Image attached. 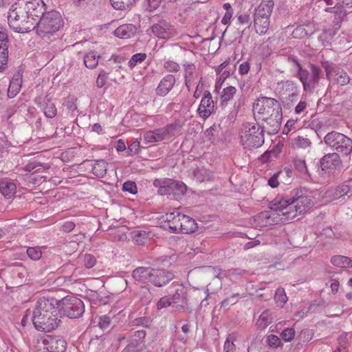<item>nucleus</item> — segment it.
Segmentation results:
<instances>
[{
	"label": "nucleus",
	"instance_id": "obj_1",
	"mask_svg": "<svg viewBox=\"0 0 352 352\" xmlns=\"http://www.w3.org/2000/svg\"><path fill=\"white\" fill-rule=\"evenodd\" d=\"M314 198L305 189H295L291 193L290 197H284L273 201L272 210L262 212L259 218L265 219V223H276L274 220H270L272 215L276 214L282 216L281 219L292 220L298 214L307 212L314 206Z\"/></svg>",
	"mask_w": 352,
	"mask_h": 352
},
{
	"label": "nucleus",
	"instance_id": "obj_2",
	"mask_svg": "<svg viewBox=\"0 0 352 352\" xmlns=\"http://www.w3.org/2000/svg\"><path fill=\"white\" fill-rule=\"evenodd\" d=\"M253 114L256 121L265 123L269 134L276 133L281 125L283 112L280 102L272 98H258L253 105Z\"/></svg>",
	"mask_w": 352,
	"mask_h": 352
},
{
	"label": "nucleus",
	"instance_id": "obj_3",
	"mask_svg": "<svg viewBox=\"0 0 352 352\" xmlns=\"http://www.w3.org/2000/svg\"><path fill=\"white\" fill-rule=\"evenodd\" d=\"M32 322L35 329L43 330H55L57 328H65L67 322L66 318L58 316L53 303V299L39 298L33 311Z\"/></svg>",
	"mask_w": 352,
	"mask_h": 352
},
{
	"label": "nucleus",
	"instance_id": "obj_4",
	"mask_svg": "<svg viewBox=\"0 0 352 352\" xmlns=\"http://www.w3.org/2000/svg\"><path fill=\"white\" fill-rule=\"evenodd\" d=\"M36 19L31 18L19 1L12 5L8 16L10 27L19 33H25L34 30L36 25Z\"/></svg>",
	"mask_w": 352,
	"mask_h": 352
},
{
	"label": "nucleus",
	"instance_id": "obj_5",
	"mask_svg": "<svg viewBox=\"0 0 352 352\" xmlns=\"http://www.w3.org/2000/svg\"><path fill=\"white\" fill-rule=\"evenodd\" d=\"M62 25V18L58 12H45L38 20L36 19V32L42 38H49L50 35L57 32Z\"/></svg>",
	"mask_w": 352,
	"mask_h": 352
},
{
	"label": "nucleus",
	"instance_id": "obj_6",
	"mask_svg": "<svg viewBox=\"0 0 352 352\" xmlns=\"http://www.w3.org/2000/svg\"><path fill=\"white\" fill-rule=\"evenodd\" d=\"M265 130V126H261L258 123L244 124L241 133L242 144L248 148L260 147L264 143Z\"/></svg>",
	"mask_w": 352,
	"mask_h": 352
},
{
	"label": "nucleus",
	"instance_id": "obj_7",
	"mask_svg": "<svg viewBox=\"0 0 352 352\" xmlns=\"http://www.w3.org/2000/svg\"><path fill=\"white\" fill-rule=\"evenodd\" d=\"M272 0H264L255 9L254 14V25L256 32L259 34H264L270 27V17L274 8Z\"/></svg>",
	"mask_w": 352,
	"mask_h": 352
},
{
	"label": "nucleus",
	"instance_id": "obj_8",
	"mask_svg": "<svg viewBox=\"0 0 352 352\" xmlns=\"http://www.w3.org/2000/svg\"><path fill=\"white\" fill-rule=\"evenodd\" d=\"M324 142L338 154L349 156L352 153V140L343 133L329 132L324 137Z\"/></svg>",
	"mask_w": 352,
	"mask_h": 352
},
{
	"label": "nucleus",
	"instance_id": "obj_9",
	"mask_svg": "<svg viewBox=\"0 0 352 352\" xmlns=\"http://www.w3.org/2000/svg\"><path fill=\"white\" fill-rule=\"evenodd\" d=\"M322 70L320 67L314 64L309 65V69H300L296 71V76L300 80L303 86L305 91L313 93L318 84Z\"/></svg>",
	"mask_w": 352,
	"mask_h": 352
},
{
	"label": "nucleus",
	"instance_id": "obj_10",
	"mask_svg": "<svg viewBox=\"0 0 352 352\" xmlns=\"http://www.w3.org/2000/svg\"><path fill=\"white\" fill-rule=\"evenodd\" d=\"M179 130L180 126L179 124H168L165 127L146 132L144 134V140L146 143H155L169 140L173 137L177 135Z\"/></svg>",
	"mask_w": 352,
	"mask_h": 352
},
{
	"label": "nucleus",
	"instance_id": "obj_11",
	"mask_svg": "<svg viewBox=\"0 0 352 352\" xmlns=\"http://www.w3.org/2000/svg\"><path fill=\"white\" fill-rule=\"evenodd\" d=\"M186 191V186L181 182L170 179L163 180V186H160L157 192L161 195L182 196Z\"/></svg>",
	"mask_w": 352,
	"mask_h": 352
},
{
	"label": "nucleus",
	"instance_id": "obj_12",
	"mask_svg": "<svg viewBox=\"0 0 352 352\" xmlns=\"http://www.w3.org/2000/svg\"><path fill=\"white\" fill-rule=\"evenodd\" d=\"M172 294L169 296L171 298L173 307L177 309L184 308L187 305V290L181 284L173 283L172 285Z\"/></svg>",
	"mask_w": 352,
	"mask_h": 352
},
{
	"label": "nucleus",
	"instance_id": "obj_13",
	"mask_svg": "<svg viewBox=\"0 0 352 352\" xmlns=\"http://www.w3.org/2000/svg\"><path fill=\"white\" fill-rule=\"evenodd\" d=\"M320 165L323 171L331 173L342 168V161L338 153H329L320 158Z\"/></svg>",
	"mask_w": 352,
	"mask_h": 352
},
{
	"label": "nucleus",
	"instance_id": "obj_14",
	"mask_svg": "<svg viewBox=\"0 0 352 352\" xmlns=\"http://www.w3.org/2000/svg\"><path fill=\"white\" fill-rule=\"evenodd\" d=\"M153 33L160 38H169L176 36L177 29L166 20L161 19L151 26Z\"/></svg>",
	"mask_w": 352,
	"mask_h": 352
},
{
	"label": "nucleus",
	"instance_id": "obj_15",
	"mask_svg": "<svg viewBox=\"0 0 352 352\" xmlns=\"http://www.w3.org/2000/svg\"><path fill=\"white\" fill-rule=\"evenodd\" d=\"M30 16L37 20L45 12V4L43 0H18Z\"/></svg>",
	"mask_w": 352,
	"mask_h": 352
},
{
	"label": "nucleus",
	"instance_id": "obj_16",
	"mask_svg": "<svg viewBox=\"0 0 352 352\" xmlns=\"http://www.w3.org/2000/svg\"><path fill=\"white\" fill-rule=\"evenodd\" d=\"M69 302L66 304L63 308L64 314L66 318H77L82 316L85 311V306L83 302L76 297H72L69 300Z\"/></svg>",
	"mask_w": 352,
	"mask_h": 352
},
{
	"label": "nucleus",
	"instance_id": "obj_17",
	"mask_svg": "<svg viewBox=\"0 0 352 352\" xmlns=\"http://www.w3.org/2000/svg\"><path fill=\"white\" fill-rule=\"evenodd\" d=\"M45 349L48 352H65L67 349L66 341L59 336L47 335L43 340Z\"/></svg>",
	"mask_w": 352,
	"mask_h": 352
},
{
	"label": "nucleus",
	"instance_id": "obj_18",
	"mask_svg": "<svg viewBox=\"0 0 352 352\" xmlns=\"http://www.w3.org/2000/svg\"><path fill=\"white\" fill-rule=\"evenodd\" d=\"M214 110V102L210 91H206L198 108L199 116L204 119L208 118Z\"/></svg>",
	"mask_w": 352,
	"mask_h": 352
},
{
	"label": "nucleus",
	"instance_id": "obj_19",
	"mask_svg": "<svg viewBox=\"0 0 352 352\" xmlns=\"http://www.w3.org/2000/svg\"><path fill=\"white\" fill-rule=\"evenodd\" d=\"M173 274L163 269L153 268L151 283L156 287H162L173 278Z\"/></svg>",
	"mask_w": 352,
	"mask_h": 352
},
{
	"label": "nucleus",
	"instance_id": "obj_20",
	"mask_svg": "<svg viewBox=\"0 0 352 352\" xmlns=\"http://www.w3.org/2000/svg\"><path fill=\"white\" fill-rule=\"evenodd\" d=\"M326 75L328 78H332L333 80L340 85H346L350 81V78L347 73L342 69L336 68L332 70H329L327 67H325Z\"/></svg>",
	"mask_w": 352,
	"mask_h": 352
},
{
	"label": "nucleus",
	"instance_id": "obj_21",
	"mask_svg": "<svg viewBox=\"0 0 352 352\" xmlns=\"http://www.w3.org/2000/svg\"><path fill=\"white\" fill-rule=\"evenodd\" d=\"M153 268L139 267L135 268L132 273L135 281L140 283H151Z\"/></svg>",
	"mask_w": 352,
	"mask_h": 352
},
{
	"label": "nucleus",
	"instance_id": "obj_22",
	"mask_svg": "<svg viewBox=\"0 0 352 352\" xmlns=\"http://www.w3.org/2000/svg\"><path fill=\"white\" fill-rule=\"evenodd\" d=\"M175 83V78L173 75L168 74L162 78L156 89V93L159 96H166L173 87Z\"/></svg>",
	"mask_w": 352,
	"mask_h": 352
},
{
	"label": "nucleus",
	"instance_id": "obj_23",
	"mask_svg": "<svg viewBox=\"0 0 352 352\" xmlns=\"http://www.w3.org/2000/svg\"><path fill=\"white\" fill-rule=\"evenodd\" d=\"M16 184L8 179L0 180V192L6 199H10L16 193Z\"/></svg>",
	"mask_w": 352,
	"mask_h": 352
},
{
	"label": "nucleus",
	"instance_id": "obj_24",
	"mask_svg": "<svg viewBox=\"0 0 352 352\" xmlns=\"http://www.w3.org/2000/svg\"><path fill=\"white\" fill-rule=\"evenodd\" d=\"M180 233L189 234L194 232L197 229V224L195 221L190 217L183 214L181 219Z\"/></svg>",
	"mask_w": 352,
	"mask_h": 352
},
{
	"label": "nucleus",
	"instance_id": "obj_25",
	"mask_svg": "<svg viewBox=\"0 0 352 352\" xmlns=\"http://www.w3.org/2000/svg\"><path fill=\"white\" fill-rule=\"evenodd\" d=\"M137 28L133 24H124L119 26L114 32L115 35L120 38H128L135 35Z\"/></svg>",
	"mask_w": 352,
	"mask_h": 352
},
{
	"label": "nucleus",
	"instance_id": "obj_26",
	"mask_svg": "<svg viewBox=\"0 0 352 352\" xmlns=\"http://www.w3.org/2000/svg\"><path fill=\"white\" fill-rule=\"evenodd\" d=\"M192 174L194 179L198 182L209 181L212 177V173L204 166H197L192 168Z\"/></svg>",
	"mask_w": 352,
	"mask_h": 352
},
{
	"label": "nucleus",
	"instance_id": "obj_27",
	"mask_svg": "<svg viewBox=\"0 0 352 352\" xmlns=\"http://www.w3.org/2000/svg\"><path fill=\"white\" fill-rule=\"evenodd\" d=\"M236 89L233 86H229L223 89L220 96V106L222 109L226 107L228 102L233 98L235 95Z\"/></svg>",
	"mask_w": 352,
	"mask_h": 352
},
{
	"label": "nucleus",
	"instance_id": "obj_28",
	"mask_svg": "<svg viewBox=\"0 0 352 352\" xmlns=\"http://www.w3.org/2000/svg\"><path fill=\"white\" fill-rule=\"evenodd\" d=\"M22 84V76L17 74L12 78L8 88V96L14 97L19 91Z\"/></svg>",
	"mask_w": 352,
	"mask_h": 352
},
{
	"label": "nucleus",
	"instance_id": "obj_29",
	"mask_svg": "<svg viewBox=\"0 0 352 352\" xmlns=\"http://www.w3.org/2000/svg\"><path fill=\"white\" fill-rule=\"evenodd\" d=\"M272 322V313L270 310L266 309L262 312L256 321V326L261 329H264Z\"/></svg>",
	"mask_w": 352,
	"mask_h": 352
},
{
	"label": "nucleus",
	"instance_id": "obj_30",
	"mask_svg": "<svg viewBox=\"0 0 352 352\" xmlns=\"http://www.w3.org/2000/svg\"><path fill=\"white\" fill-rule=\"evenodd\" d=\"M111 322L112 319L109 315L96 316L91 321L93 327H98L100 329H107L110 327Z\"/></svg>",
	"mask_w": 352,
	"mask_h": 352
},
{
	"label": "nucleus",
	"instance_id": "obj_31",
	"mask_svg": "<svg viewBox=\"0 0 352 352\" xmlns=\"http://www.w3.org/2000/svg\"><path fill=\"white\" fill-rule=\"evenodd\" d=\"M43 112L46 117L52 118L57 114V109L55 104L49 98H45L42 106Z\"/></svg>",
	"mask_w": 352,
	"mask_h": 352
},
{
	"label": "nucleus",
	"instance_id": "obj_32",
	"mask_svg": "<svg viewBox=\"0 0 352 352\" xmlns=\"http://www.w3.org/2000/svg\"><path fill=\"white\" fill-rule=\"evenodd\" d=\"M107 163L104 160H96L92 165V173L98 177H103L107 173Z\"/></svg>",
	"mask_w": 352,
	"mask_h": 352
},
{
	"label": "nucleus",
	"instance_id": "obj_33",
	"mask_svg": "<svg viewBox=\"0 0 352 352\" xmlns=\"http://www.w3.org/2000/svg\"><path fill=\"white\" fill-rule=\"evenodd\" d=\"M331 263L338 267H352L351 263H352L351 259L349 257L341 256V255H337L333 256L331 258Z\"/></svg>",
	"mask_w": 352,
	"mask_h": 352
},
{
	"label": "nucleus",
	"instance_id": "obj_34",
	"mask_svg": "<svg viewBox=\"0 0 352 352\" xmlns=\"http://www.w3.org/2000/svg\"><path fill=\"white\" fill-rule=\"evenodd\" d=\"M99 58L95 52H89L84 57V63L87 68L93 69L97 66Z\"/></svg>",
	"mask_w": 352,
	"mask_h": 352
},
{
	"label": "nucleus",
	"instance_id": "obj_35",
	"mask_svg": "<svg viewBox=\"0 0 352 352\" xmlns=\"http://www.w3.org/2000/svg\"><path fill=\"white\" fill-rule=\"evenodd\" d=\"M279 85H281L280 94H291L298 91V86L292 80L283 81L281 83H279Z\"/></svg>",
	"mask_w": 352,
	"mask_h": 352
},
{
	"label": "nucleus",
	"instance_id": "obj_36",
	"mask_svg": "<svg viewBox=\"0 0 352 352\" xmlns=\"http://www.w3.org/2000/svg\"><path fill=\"white\" fill-rule=\"evenodd\" d=\"M274 300L276 303L280 307H283L287 302L288 298L283 288L278 287L276 289Z\"/></svg>",
	"mask_w": 352,
	"mask_h": 352
},
{
	"label": "nucleus",
	"instance_id": "obj_37",
	"mask_svg": "<svg viewBox=\"0 0 352 352\" xmlns=\"http://www.w3.org/2000/svg\"><path fill=\"white\" fill-rule=\"evenodd\" d=\"M112 6L117 10H125L129 8L135 0H110Z\"/></svg>",
	"mask_w": 352,
	"mask_h": 352
},
{
	"label": "nucleus",
	"instance_id": "obj_38",
	"mask_svg": "<svg viewBox=\"0 0 352 352\" xmlns=\"http://www.w3.org/2000/svg\"><path fill=\"white\" fill-rule=\"evenodd\" d=\"M295 169L302 175H309L307 167L304 160L296 158L293 161Z\"/></svg>",
	"mask_w": 352,
	"mask_h": 352
},
{
	"label": "nucleus",
	"instance_id": "obj_39",
	"mask_svg": "<svg viewBox=\"0 0 352 352\" xmlns=\"http://www.w3.org/2000/svg\"><path fill=\"white\" fill-rule=\"evenodd\" d=\"M350 187L348 184H342L341 185L338 186L333 192V198L335 199H338L346 195L349 192Z\"/></svg>",
	"mask_w": 352,
	"mask_h": 352
},
{
	"label": "nucleus",
	"instance_id": "obj_40",
	"mask_svg": "<svg viewBox=\"0 0 352 352\" xmlns=\"http://www.w3.org/2000/svg\"><path fill=\"white\" fill-rule=\"evenodd\" d=\"M148 238V233L145 231H138L134 233L133 240L139 245H143Z\"/></svg>",
	"mask_w": 352,
	"mask_h": 352
},
{
	"label": "nucleus",
	"instance_id": "obj_41",
	"mask_svg": "<svg viewBox=\"0 0 352 352\" xmlns=\"http://www.w3.org/2000/svg\"><path fill=\"white\" fill-rule=\"evenodd\" d=\"M27 254L32 260L37 261L41 258L42 252L40 247L28 248Z\"/></svg>",
	"mask_w": 352,
	"mask_h": 352
},
{
	"label": "nucleus",
	"instance_id": "obj_42",
	"mask_svg": "<svg viewBox=\"0 0 352 352\" xmlns=\"http://www.w3.org/2000/svg\"><path fill=\"white\" fill-rule=\"evenodd\" d=\"M298 96V91L291 94H280V100L283 103L289 105L290 103L296 101Z\"/></svg>",
	"mask_w": 352,
	"mask_h": 352
},
{
	"label": "nucleus",
	"instance_id": "obj_43",
	"mask_svg": "<svg viewBox=\"0 0 352 352\" xmlns=\"http://www.w3.org/2000/svg\"><path fill=\"white\" fill-rule=\"evenodd\" d=\"M146 56L144 53H138L132 56L129 61V66L133 68L138 63H141L145 60Z\"/></svg>",
	"mask_w": 352,
	"mask_h": 352
},
{
	"label": "nucleus",
	"instance_id": "obj_44",
	"mask_svg": "<svg viewBox=\"0 0 352 352\" xmlns=\"http://www.w3.org/2000/svg\"><path fill=\"white\" fill-rule=\"evenodd\" d=\"M182 216H183L182 214H180L179 212H177V216L173 219V221L170 223V225L168 226L170 230L175 232H179V230H181L179 226H181V219Z\"/></svg>",
	"mask_w": 352,
	"mask_h": 352
},
{
	"label": "nucleus",
	"instance_id": "obj_45",
	"mask_svg": "<svg viewBox=\"0 0 352 352\" xmlns=\"http://www.w3.org/2000/svg\"><path fill=\"white\" fill-rule=\"evenodd\" d=\"M234 337L233 335L230 334L227 338L225 344H224V351L225 352H234Z\"/></svg>",
	"mask_w": 352,
	"mask_h": 352
},
{
	"label": "nucleus",
	"instance_id": "obj_46",
	"mask_svg": "<svg viewBox=\"0 0 352 352\" xmlns=\"http://www.w3.org/2000/svg\"><path fill=\"white\" fill-rule=\"evenodd\" d=\"M122 190L133 195L136 194L138 192L136 184L131 181L124 182L122 186Z\"/></svg>",
	"mask_w": 352,
	"mask_h": 352
},
{
	"label": "nucleus",
	"instance_id": "obj_47",
	"mask_svg": "<svg viewBox=\"0 0 352 352\" xmlns=\"http://www.w3.org/2000/svg\"><path fill=\"white\" fill-rule=\"evenodd\" d=\"M168 306L173 307V303L171 302V298L169 296L162 297L157 304V307L158 309H161L163 308H166Z\"/></svg>",
	"mask_w": 352,
	"mask_h": 352
},
{
	"label": "nucleus",
	"instance_id": "obj_48",
	"mask_svg": "<svg viewBox=\"0 0 352 352\" xmlns=\"http://www.w3.org/2000/svg\"><path fill=\"white\" fill-rule=\"evenodd\" d=\"M135 325L144 328H150L151 320L146 317L139 318L135 320Z\"/></svg>",
	"mask_w": 352,
	"mask_h": 352
},
{
	"label": "nucleus",
	"instance_id": "obj_49",
	"mask_svg": "<svg viewBox=\"0 0 352 352\" xmlns=\"http://www.w3.org/2000/svg\"><path fill=\"white\" fill-rule=\"evenodd\" d=\"M334 20L333 23L335 25L340 26V23L342 21L343 16L345 15V12L340 8H337L336 10H334Z\"/></svg>",
	"mask_w": 352,
	"mask_h": 352
},
{
	"label": "nucleus",
	"instance_id": "obj_50",
	"mask_svg": "<svg viewBox=\"0 0 352 352\" xmlns=\"http://www.w3.org/2000/svg\"><path fill=\"white\" fill-rule=\"evenodd\" d=\"M83 263L87 268H91L95 265L96 260L93 255L85 254L83 256Z\"/></svg>",
	"mask_w": 352,
	"mask_h": 352
},
{
	"label": "nucleus",
	"instance_id": "obj_51",
	"mask_svg": "<svg viewBox=\"0 0 352 352\" xmlns=\"http://www.w3.org/2000/svg\"><path fill=\"white\" fill-rule=\"evenodd\" d=\"M267 343L270 346L278 348L280 346L281 340L280 338L275 335H270L267 338Z\"/></svg>",
	"mask_w": 352,
	"mask_h": 352
},
{
	"label": "nucleus",
	"instance_id": "obj_52",
	"mask_svg": "<svg viewBox=\"0 0 352 352\" xmlns=\"http://www.w3.org/2000/svg\"><path fill=\"white\" fill-rule=\"evenodd\" d=\"M107 74H108L104 70H102L100 72L96 80V85L99 88L102 87L105 85L107 79Z\"/></svg>",
	"mask_w": 352,
	"mask_h": 352
},
{
	"label": "nucleus",
	"instance_id": "obj_53",
	"mask_svg": "<svg viewBox=\"0 0 352 352\" xmlns=\"http://www.w3.org/2000/svg\"><path fill=\"white\" fill-rule=\"evenodd\" d=\"M296 144L297 146L300 148H307L310 146L311 141L307 138L298 136L296 139Z\"/></svg>",
	"mask_w": 352,
	"mask_h": 352
},
{
	"label": "nucleus",
	"instance_id": "obj_54",
	"mask_svg": "<svg viewBox=\"0 0 352 352\" xmlns=\"http://www.w3.org/2000/svg\"><path fill=\"white\" fill-rule=\"evenodd\" d=\"M162 0H146V9L149 11H153L155 9H157Z\"/></svg>",
	"mask_w": 352,
	"mask_h": 352
},
{
	"label": "nucleus",
	"instance_id": "obj_55",
	"mask_svg": "<svg viewBox=\"0 0 352 352\" xmlns=\"http://www.w3.org/2000/svg\"><path fill=\"white\" fill-rule=\"evenodd\" d=\"M165 69L170 72H176L179 69V66L177 63L173 61H167L164 63Z\"/></svg>",
	"mask_w": 352,
	"mask_h": 352
},
{
	"label": "nucleus",
	"instance_id": "obj_56",
	"mask_svg": "<svg viewBox=\"0 0 352 352\" xmlns=\"http://www.w3.org/2000/svg\"><path fill=\"white\" fill-rule=\"evenodd\" d=\"M295 331H281L280 340H283L285 342L291 341L295 336Z\"/></svg>",
	"mask_w": 352,
	"mask_h": 352
},
{
	"label": "nucleus",
	"instance_id": "obj_57",
	"mask_svg": "<svg viewBox=\"0 0 352 352\" xmlns=\"http://www.w3.org/2000/svg\"><path fill=\"white\" fill-rule=\"evenodd\" d=\"M6 49H3V54H1V56H0V72H3V70L6 69V67H7V63H8V56H6V54L4 53Z\"/></svg>",
	"mask_w": 352,
	"mask_h": 352
},
{
	"label": "nucleus",
	"instance_id": "obj_58",
	"mask_svg": "<svg viewBox=\"0 0 352 352\" xmlns=\"http://www.w3.org/2000/svg\"><path fill=\"white\" fill-rule=\"evenodd\" d=\"M239 294H233L231 297L225 299L222 302V306H228V305H234L237 302V298L239 297Z\"/></svg>",
	"mask_w": 352,
	"mask_h": 352
},
{
	"label": "nucleus",
	"instance_id": "obj_59",
	"mask_svg": "<svg viewBox=\"0 0 352 352\" xmlns=\"http://www.w3.org/2000/svg\"><path fill=\"white\" fill-rule=\"evenodd\" d=\"M195 69V67L193 64H188V65H186L185 66L184 78H191L194 73Z\"/></svg>",
	"mask_w": 352,
	"mask_h": 352
},
{
	"label": "nucleus",
	"instance_id": "obj_60",
	"mask_svg": "<svg viewBox=\"0 0 352 352\" xmlns=\"http://www.w3.org/2000/svg\"><path fill=\"white\" fill-rule=\"evenodd\" d=\"M250 64L248 62L245 61L240 64L239 65V74L241 75L247 74L250 71Z\"/></svg>",
	"mask_w": 352,
	"mask_h": 352
},
{
	"label": "nucleus",
	"instance_id": "obj_61",
	"mask_svg": "<svg viewBox=\"0 0 352 352\" xmlns=\"http://www.w3.org/2000/svg\"><path fill=\"white\" fill-rule=\"evenodd\" d=\"M307 103L305 101H300L295 107V113L296 114H300L307 108Z\"/></svg>",
	"mask_w": 352,
	"mask_h": 352
},
{
	"label": "nucleus",
	"instance_id": "obj_62",
	"mask_svg": "<svg viewBox=\"0 0 352 352\" xmlns=\"http://www.w3.org/2000/svg\"><path fill=\"white\" fill-rule=\"evenodd\" d=\"M280 174V173H276V174H274L273 176H272L269 179H268V184L269 186H270L272 188H276L279 183H278V176Z\"/></svg>",
	"mask_w": 352,
	"mask_h": 352
},
{
	"label": "nucleus",
	"instance_id": "obj_63",
	"mask_svg": "<svg viewBox=\"0 0 352 352\" xmlns=\"http://www.w3.org/2000/svg\"><path fill=\"white\" fill-rule=\"evenodd\" d=\"M75 228V223L72 221H68L65 222L62 226V229L64 232H69Z\"/></svg>",
	"mask_w": 352,
	"mask_h": 352
},
{
	"label": "nucleus",
	"instance_id": "obj_64",
	"mask_svg": "<svg viewBox=\"0 0 352 352\" xmlns=\"http://www.w3.org/2000/svg\"><path fill=\"white\" fill-rule=\"evenodd\" d=\"M346 334L344 333L339 338V346L340 350L344 351L346 349L347 342H346Z\"/></svg>",
	"mask_w": 352,
	"mask_h": 352
}]
</instances>
